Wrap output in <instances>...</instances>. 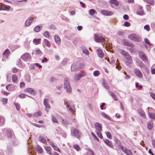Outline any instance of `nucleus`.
Returning <instances> with one entry per match:
<instances>
[{"instance_id": "c756f323", "label": "nucleus", "mask_w": 155, "mask_h": 155, "mask_svg": "<svg viewBox=\"0 0 155 155\" xmlns=\"http://www.w3.org/2000/svg\"><path fill=\"white\" fill-rule=\"evenodd\" d=\"M153 127V123L152 121H149L147 124V127L149 130L152 129Z\"/></svg>"}, {"instance_id": "4be33fe9", "label": "nucleus", "mask_w": 155, "mask_h": 155, "mask_svg": "<svg viewBox=\"0 0 155 155\" xmlns=\"http://www.w3.org/2000/svg\"><path fill=\"white\" fill-rule=\"evenodd\" d=\"M104 143L107 146L110 147L112 148L113 145H112L111 142L108 140L107 139H104L103 140Z\"/></svg>"}, {"instance_id": "79ce46f5", "label": "nucleus", "mask_w": 155, "mask_h": 155, "mask_svg": "<svg viewBox=\"0 0 155 155\" xmlns=\"http://www.w3.org/2000/svg\"><path fill=\"white\" fill-rule=\"evenodd\" d=\"M98 136L101 139H103V137L102 136V134L101 132H98L97 131H96V132Z\"/></svg>"}, {"instance_id": "680f3d73", "label": "nucleus", "mask_w": 155, "mask_h": 155, "mask_svg": "<svg viewBox=\"0 0 155 155\" xmlns=\"http://www.w3.org/2000/svg\"><path fill=\"white\" fill-rule=\"evenodd\" d=\"M25 86V84L24 82H21L20 83V87L21 88L24 87Z\"/></svg>"}, {"instance_id": "0e129e2a", "label": "nucleus", "mask_w": 155, "mask_h": 155, "mask_svg": "<svg viewBox=\"0 0 155 155\" xmlns=\"http://www.w3.org/2000/svg\"><path fill=\"white\" fill-rule=\"evenodd\" d=\"M118 35L120 36H122L124 35V33L122 31H120L118 32Z\"/></svg>"}, {"instance_id": "864d4df0", "label": "nucleus", "mask_w": 155, "mask_h": 155, "mask_svg": "<svg viewBox=\"0 0 155 155\" xmlns=\"http://www.w3.org/2000/svg\"><path fill=\"white\" fill-rule=\"evenodd\" d=\"M74 148L76 149L77 151H79L80 150L79 147L77 144L74 145Z\"/></svg>"}, {"instance_id": "9b49d317", "label": "nucleus", "mask_w": 155, "mask_h": 155, "mask_svg": "<svg viewBox=\"0 0 155 155\" xmlns=\"http://www.w3.org/2000/svg\"><path fill=\"white\" fill-rule=\"evenodd\" d=\"M101 12L102 15L106 16L111 15L113 14V12H112L105 10H101Z\"/></svg>"}, {"instance_id": "774afa93", "label": "nucleus", "mask_w": 155, "mask_h": 155, "mask_svg": "<svg viewBox=\"0 0 155 155\" xmlns=\"http://www.w3.org/2000/svg\"><path fill=\"white\" fill-rule=\"evenodd\" d=\"M150 95L152 98L155 100V94L152 93Z\"/></svg>"}, {"instance_id": "6e6d98bb", "label": "nucleus", "mask_w": 155, "mask_h": 155, "mask_svg": "<svg viewBox=\"0 0 155 155\" xmlns=\"http://www.w3.org/2000/svg\"><path fill=\"white\" fill-rule=\"evenodd\" d=\"M144 29L147 31H149L150 30L149 26L148 25H146L144 26Z\"/></svg>"}, {"instance_id": "b1692460", "label": "nucleus", "mask_w": 155, "mask_h": 155, "mask_svg": "<svg viewBox=\"0 0 155 155\" xmlns=\"http://www.w3.org/2000/svg\"><path fill=\"white\" fill-rule=\"evenodd\" d=\"M1 6L2 10H9L10 8V6L6 5L4 4H2Z\"/></svg>"}, {"instance_id": "aec40b11", "label": "nucleus", "mask_w": 155, "mask_h": 155, "mask_svg": "<svg viewBox=\"0 0 155 155\" xmlns=\"http://www.w3.org/2000/svg\"><path fill=\"white\" fill-rule=\"evenodd\" d=\"M10 52L8 49H7L3 52V56L4 57L7 58L9 54H10Z\"/></svg>"}, {"instance_id": "dca6fc26", "label": "nucleus", "mask_w": 155, "mask_h": 155, "mask_svg": "<svg viewBox=\"0 0 155 155\" xmlns=\"http://www.w3.org/2000/svg\"><path fill=\"white\" fill-rule=\"evenodd\" d=\"M134 72L136 75L139 78H141L143 76V74L141 71L138 69L134 70Z\"/></svg>"}, {"instance_id": "de8ad7c7", "label": "nucleus", "mask_w": 155, "mask_h": 155, "mask_svg": "<svg viewBox=\"0 0 155 155\" xmlns=\"http://www.w3.org/2000/svg\"><path fill=\"white\" fill-rule=\"evenodd\" d=\"M14 104L17 110H19L20 109V104H19L15 103Z\"/></svg>"}, {"instance_id": "09e8293b", "label": "nucleus", "mask_w": 155, "mask_h": 155, "mask_svg": "<svg viewBox=\"0 0 155 155\" xmlns=\"http://www.w3.org/2000/svg\"><path fill=\"white\" fill-rule=\"evenodd\" d=\"M147 1L149 4L153 5L154 4V2L153 0H147Z\"/></svg>"}, {"instance_id": "052dcab7", "label": "nucleus", "mask_w": 155, "mask_h": 155, "mask_svg": "<svg viewBox=\"0 0 155 155\" xmlns=\"http://www.w3.org/2000/svg\"><path fill=\"white\" fill-rule=\"evenodd\" d=\"M11 87V85L10 84H9L8 86H6V88L7 89V90L9 91H11V90L10 89V88Z\"/></svg>"}, {"instance_id": "bf43d9fd", "label": "nucleus", "mask_w": 155, "mask_h": 155, "mask_svg": "<svg viewBox=\"0 0 155 155\" xmlns=\"http://www.w3.org/2000/svg\"><path fill=\"white\" fill-rule=\"evenodd\" d=\"M52 147L55 150L59 151V149L55 145H54Z\"/></svg>"}, {"instance_id": "2f4dec72", "label": "nucleus", "mask_w": 155, "mask_h": 155, "mask_svg": "<svg viewBox=\"0 0 155 155\" xmlns=\"http://www.w3.org/2000/svg\"><path fill=\"white\" fill-rule=\"evenodd\" d=\"M138 113L140 116L142 117H145V113L144 112L142 109H140L138 110Z\"/></svg>"}, {"instance_id": "2eb2a0df", "label": "nucleus", "mask_w": 155, "mask_h": 155, "mask_svg": "<svg viewBox=\"0 0 155 155\" xmlns=\"http://www.w3.org/2000/svg\"><path fill=\"white\" fill-rule=\"evenodd\" d=\"M3 131L5 133L7 137L9 138L12 137V132L10 129L5 128L3 130Z\"/></svg>"}, {"instance_id": "a18cd8bd", "label": "nucleus", "mask_w": 155, "mask_h": 155, "mask_svg": "<svg viewBox=\"0 0 155 155\" xmlns=\"http://www.w3.org/2000/svg\"><path fill=\"white\" fill-rule=\"evenodd\" d=\"M5 122V119L3 118L0 117V124L2 125L4 124Z\"/></svg>"}, {"instance_id": "72a5a7b5", "label": "nucleus", "mask_w": 155, "mask_h": 155, "mask_svg": "<svg viewBox=\"0 0 155 155\" xmlns=\"http://www.w3.org/2000/svg\"><path fill=\"white\" fill-rule=\"evenodd\" d=\"M41 111L40 110H39L38 112L34 113L33 114V116L34 117H37L41 116Z\"/></svg>"}, {"instance_id": "c9c22d12", "label": "nucleus", "mask_w": 155, "mask_h": 155, "mask_svg": "<svg viewBox=\"0 0 155 155\" xmlns=\"http://www.w3.org/2000/svg\"><path fill=\"white\" fill-rule=\"evenodd\" d=\"M44 147L45 150L47 152H49V153L50 152H51L50 151L51 150V149L50 147L48 146H45Z\"/></svg>"}, {"instance_id": "423d86ee", "label": "nucleus", "mask_w": 155, "mask_h": 155, "mask_svg": "<svg viewBox=\"0 0 155 155\" xmlns=\"http://www.w3.org/2000/svg\"><path fill=\"white\" fill-rule=\"evenodd\" d=\"M118 147L119 148H120L123 152L127 155H133V153L131 151L125 147L121 145H119Z\"/></svg>"}, {"instance_id": "f8f14e48", "label": "nucleus", "mask_w": 155, "mask_h": 155, "mask_svg": "<svg viewBox=\"0 0 155 155\" xmlns=\"http://www.w3.org/2000/svg\"><path fill=\"white\" fill-rule=\"evenodd\" d=\"M94 127L96 130V131L101 132L102 130V126L100 123L96 122L94 124Z\"/></svg>"}, {"instance_id": "c03bdc74", "label": "nucleus", "mask_w": 155, "mask_h": 155, "mask_svg": "<svg viewBox=\"0 0 155 155\" xmlns=\"http://www.w3.org/2000/svg\"><path fill=\"white\" fill-rule=\"evenodd\" d=\"M100 74V72L98 70H96L94 71L93 73L94 75V76L97 77L99 76Z\"/></svg>"}, {"instance_id": "e433bc0d", "label": "nucleus", "mask_w": 155, "mask_h": 155, "mask_svg": "<svg viewBox=\"0 0 155 155\" xmlns=\"http://www.w3.org/2000/svg\"><path fill=\"white\" fill-rule=\"evenodd\" d=\"M51 117L52 121L54 123H58V120L55 116H54V115H52Z\"/></svg>"}, {"instance_id": "603ef678", "label": "nucleus", "mask_w": 155, "mask_h": 155, "mask_svg": "<svg viewBox=\"0 0 155 155\" xmlns=\"http://www.w3.org/2000/svg\"><path fill=\"white\" fill-rule=\"evenodd\" d=\"M106 134L108 138L109 139L111 138L112 136L110 132H107L106 133Z\"/></svg>"}, {"instance_id": "f257e3e1", "label": "nucleus", "mask_w": 155, "mask_h": 155, "mask_svg": "<svg viewBox=\"0 0 155 155\" xmlns=\"http://www.w3.org/2000/svg\"><path fill=\"white\" fill-rule=\"evenodd\" d=\"M120 53L125 58L124 61L127 65L129 66L132 64L133 60L131 56L128 53L122 50L121 51Z\"/></svg>"}, {"instance_id": "bb28decb", "label": "nucleus", "mask_w": 155, "mask_h": 155, "mask_svg": "<svg viewBox=\"0 0 155 155\" xmlns=\"http://www.w3.org/2000/svg\"><path fill=\"white\" fill-rule=\"evenodd\" d=\"M42 27L40 25H37L35 26L34 29V31L35 32H38L40 31V30L42 29Z\"/></svg>"}, {"instance_id": "7c9ffc66", "label": "nucleus", "mask_w": 155, "mask_h": 155, "mask_svg": "<svg viewBox=\"0 0 155 155\" xmlns=\"http://www.w3.org/2000/svg\"><path fill=\"white\" fill-rule=\"evenodd\" d=\"M103 85L106 89L107 90L109 89L110 87L105 80L103 81Z\"/></svg>"}, {"instance_id": "412c9836", "label": "nucleus", "mask_w": 155, "mask_h": 155, "mask_svg": "<svg viewBox=\"0 0 155 155\" xmlns=\"http://www.w3.org/2000/svg\"><path fill=\"white\" fill-rule=\"evenodd\" d=\"M137 13L139 15H142L144 14V12L143 11L142 7L141 6H140L138 7Z\"/></svg>"}, {"instance_id": "4d7b16f0", "label": "nucleus", "mask_w": 155, "mask_h": 155, "mask_svg": "<svg viewBox=\"0 0 155 155\" xmlns=\"http://www.w3.org/2000/svg\"><path fill=\"white\" fill-rule=\"evenodd\" d=\"M8 99L6 98H3L2 100V101L3 104H6L7 103Z\"/></svg>"}, {"instance_id": "1a4fd4ad", "label": "nucleus", "mask_w": 155, "mask_h": 155, "mask_svg": "<svg viewBox=\"0 0 155 155\" xmlns=\"http://www.w3.org/2000/svg\"><path fill=\"white\" fill-rule=\"evenodd\" d=\"M94 40L97 42H103L105 41L104 38L102 36H100L97 35L94 36Z\"/></svg>"}, {"instance_id": "ddd939ff", "label": "nucleus", "mask_w": 155, "mask_h": 155, "mask_svg": "<svg viewBox=\"0 0 155 155\" xmlns=\"http://www.w3.org/2000/svg\"><path fill=\"white\" fill-rule=\"evenodd\" d=\"M86 73H79L75 75L74 79L76 81H78L82 77L86 75Z\"/></svg>"}, {"instance_id": "473e14b6", "label": "nucleus", "mask_w": 155, "mask_h": 155, "mask_svg": "<svg viewBox=\"0 0 155 155\" xmlns=\"http://www.w3.org/2000/svg\"><path fill=\"white\" fill-rule=\"evenodd\" d=\"M109 94L114 98V100L115 101L117 100V96L113 92L111 91H110L109 92Z\"/></svg>"}, {"instance_id": "f03ea898", "label": "nucleus", "mask_w": 155, "mask_h": 155, "mask_svg": "<svg viewBox=\"0 0 155 155\" xmlns=\"http://www.w3.org/2000/svg\"><path fill=\"white\" fill-rule=\"evenodd\" d=\"M71 135L77 138H79L81 137L82 134L79 129L73 127L72 128L71 131Z\"/></svg>"}, {"instance_id": "6e6552de", "label": "nucleus", "mask_w": 155, "mask_h": 155, "mask_svg": "<svg viewBox=\"0 0 155 155\" xmlns=\"http://www.w3.org/2000/svg\"><path fill=\"white\" fill-rule=\"evenodd\" d=\"M139 55L140 58L143 61L147 62H148V59L144 52L142 51H140L139 53Z\"/></svg>"}, {"instance_id": "39448f33", "label": "nucleus", "mask_w": 155, "mask_h": 155, "mask_svg": "<svg viewBox=\"0 0 155 155\" xmlns=\"http://www.w3.org/2000/svg\"><path fill=\"white\" fill-rule=\"evenodd\" d=\"M128 38H129L135 41L140 42L141 41L140 37L135 34L130 35L128 36Z\"/></svg>"}, {"instance_id": "58836bf2", "label": "nucleus", "mask_w": 155, "mask_h": 155, "mask_svg": "<svg viewBox=\"0 0 155 155\" xmlns=\"http://www.w3.org/2000/svg\"><path fill=\"white\" fill-rule=\"evenodd\" d=\"M149 116L152 119H155V113H149L148 114Z\"/></svg>"}, {"instance_id": "8fccbe9b", "label": "nucleus", "mask_w": 155, "mask_h": 155, "mask_svg": "<svg viewBox=\"0 0 155 155\" xmlns=\"http://www.w3.org/2000/svg\"><path fill=\"white\" fill-rule=\"evenodd\" d=\"M91 134L92 136L97 141H99V139L96 136V135L94 134L93 132H91Z\"/></svg>"}, {"instance_id": "393cba45", "label": "nucleus", "mask_w": 155, "mask_h": 155, "mask_svg": "<svg viewBox=\"0 0 155 155\" xmlns=\"http://www.w3.org/2000/svg\"><path fill=\"white\" fill-rule=\"evenodd\" d=\"M12 81L14 83H16L18 81V77L16 74H13L12 76Z\"/></svg>"}, {"instance_id": "f3484780", "label": "nucleus", "mask_w": 155, "mask_h": 155, "mask_svg": "<svg viewBox=\"0 0 155 155\" xmlns=\"http://www.w3.org/2000/svg\"><path fill=\"white\" fill-rule=\"evenodd\" d=\"M33 18L30 17L28 18L25 21V24L26 26H28L31 25L33 21Z\"/></svg>"}, {"instance_id": "ea45409f", "label": "nucleus", "mask_w": 155, "mask_h": 155, "mask_svg": "<svg viewBox=\"0 0 155 155\" xmlns=\"http://www.w3.org/2000/svg\"><path fill=\"white\" fill-rule=\"evenodd\" d=\"M95 13H96V12L94 9H91L89 11V14L91 15H94Z\"/></svg>"}, {"instance_id": "338daca9", "label": "nucleus", "mask_w": 155, "mask_h": 155, "mask_svg": "<svg viewBox=\"0 0 155 155\" xmlns=\"http://www.w3.org/2000/svg\"><path fill=\"white\" fill-rule=\"evenodd\" d=\"M124 25L126 27H129L130 25V24L129 23L126 22L124 23Z\"/></svg>"}, {"instance_id": "cd10ccee", "label": "nucleus", "mask_w": 155, "mask_h": 155, "mask_svg": "<svg viewBox=\"0 0 155 155\" xmlns=\"http://www.w3.org/2000/svg\"><path fill=\"white\" fill-rule=\"evenodd\" d=\"M39 141L43 143H47L46 139L42 136H40L39 137Z\"/></svg>"}, {"instance_id": "f704fd0d", "label": "nucleus", "mask_w": 155, "mask_h": 155, "mask_svg": "<svg viewBox=\"0 0 155 155\" xmlns=\"http://www.w3.org/2000/svg\"><path fill=\"white\" fill-rule=\"evenodd\" d=\"M101 115L104 117L108 120H110V118L109 116L104 112H102L101 113Z\"/></svg>"}, {"instance_id": "13d9d810", "label": "nucleus", "mask_w": 155, "mask_h": 155, "mask_svg": "<svg viewBox=\"0 0 155 155\" xmlns=\"http://www.w3.org/2000/svg\"><path fill=\"white\" fill-rule=\"evenodd\" d=\"M18 71V69L15 68H14L12 69V71L13 73H17Z\"/></svg>"}, {"instance_id": "4468645a", "label": "nucleus", "mask_w": 155, "mask_h": 155, "mask_svg": "<svg viewBox=\"0 0 155 155\" xmlns=\"http://www.w3.org/2000/svg\"><path fill=\"white\" fill-rule=\"evenodd\" d=\"M43 103L46 109L45 110L48 111V110L47 109H49L50 108V105L48 104V100L47 99H45L44 100Z\"/></svg>"}, {"instance_id": "4c0bfd02", "label": "nucleus", "mask_w": 155, "mask_h": 155, "mask_svg": "<svg viewBox=\"0 0 155 155\" xmlns=\"http://www.w3.org/2000/svg\"><path fill=\"white\" fill-rule=\"evenodd\" d=\"M110 2L116 5H118V3L116 0H110Z\"/></svg>"}, {"instance_id": "6ab92c4d", "label": "nucleus", "mask_w": 155, "mask_h": 155, "mask_svg": "<svg viewBox=\"0 0 155 155\" xmlns=\"http://www.w3.org/2000/svg\"><path fill=\"white\" fill-rule=\"evenodd\" d=\"M122 42L124 45L128 46L129 47H131L133 45L132 43H129L125 39H123L122 40Z\"/></svg>"}, {"instance_id": "5fc2aeb1", "label": "nucleus", "mask_w": 155, "mask_h": 155, "mask_svg": "<svg viewBox=\"0 0 155 155\" xmlns=\"http://www.w3.org/2000/svg\"><path fill=\"white\" fill-rule=\"evenodd\" d=\"M44 36L46 38H48L49 36V33L48 31H45L44 34Z\"/></svg>"}, {"instance_id": "0eeeda50", "label": "nucleus", "mask_w": 155, "mask_h": 155, "mask_svg": "<svg viewBox=\"0 0 155 155\" xmlns=\"http://www.w3.org/2000/svg\"><path fill=\"white\" fill-rule=\"evenodd\" d=\"M24 61H27L31 60V57L30 54L28 53H25L21 55V57Z\"/></svg>"}, {"instance_id": "49530a36", "label": "nucleus", "mask_w": 155, "mask_h": 155, "mask_svg": "<svg viewBox=\"0 0 155 155\" xmlns=\"http://www.w3.org/2000/svg\"><path fill=\"white\" fill-rule=\"evenodd\" d=\"M27 96V95L24 94H20L18 95L19 97L20 98H25Z\"/></svg>"}, {"instance_id": "5701e85b", "label": "nucleus", "mask_w": 155, "mask_h": 155, "mask_svg": "<svg viewBox=\"0 0 155 155\" xmlns=\"http://www.w3.org/2000/svg\"><path fill=\"white\" fill-rule=\"evenodd\" d=\"M35 149L37 152L40 153H42L43 152V150L41 147L38 145L35 146Z\"/></svg>"}, {"instance_id": "a878e982", "label": "nucleus", "mask_w": 155, "mask_h": 155, "mask_svg": "<svg viewBox=\"0 0 155 155\" xmlns=\"http://www.w3.org/2000/svg\"><path fill=\"white\" fill-rule=\"evenodd\" d=\"M41 38H35L33 40V42L35 45H37L41 43Z\"/></svg>"}, {"instance_id": "3c124183", "label": "nucleus", "mask_w": 155, "mask_h": 155, "mask_svg": "<svg viewBox=\"0 0 155 155\" xmlns=\"http://www.w3.org/2000/svg\"><path fill=\"white\" fill-rule=\"evenodd\" d=\"M144 41H145V42L146 44L150 46H151L152 45V44L150 43L149 40L147 38H145L144 39Z\"/></svg>"}, {"instance_id": "a19ab883", "label": "nucleus", "mask_w": 155, "mask_h": 155, "mask_svg": "<svg viewBox=\"0 0 155 155\" xmlns=\"http://www.w3.org/2000/svg\"><path fill=\"white\" fill-rule=\"evenodd\" d=\"M44 42L45 44L48 47H50V42L47 39H45L44 40Z\"/></svg>"}, {"instance_id": "37998d69", "label": "nucleus", "mask_w": 155, "mask_h": 155, "mask_svg": "<svg viewBox=\"0 0 155 155\" xmlns=\"http://www.w3.org/2000/svg\"><path fill=\"white\" fill-rule=\"evenodd\" d=\"M77 64H73L71 67V70L72 71H74L76 69L78 68V67H77Z\"/></svg>"}, {"instance_id": "9d476101", "label": "nucleus", "mask_w": 155, "mask_h": 155, "mask_svg": "<svg viewBox=\"0 0 155 155\" xmlns=\"http://www.w3.org/2000/svg\"><path fill=\"white\" fill-rule=\"evenodd\" d=\"M24 91L25 92H28L30 94L32 95H35L36 94V92L35 91L34 89L32 88L28 87L25 89Z\"/></svg>"}, {"instance_id": "a211bd4d", "label": "nucleus", "mask_w": 155, "mask_h": 155, "mask_svg": "<svg viewBox=\"0 0 155 155\" xmlns=\"http://www.w3.org/2000/svg\"><path fill=\"white\" fill-rule=\"evenodd\" d=\"M97 54L99 57L102 58L104 56V53L101 49L98 48L97 49Z\"/></svg>"}, {"instance_id": "c85d7f7f", "label": "nucleus", "mask_w": 155, "mask_h": 155, "mask_svg": "<svg viewBox=\"0 0 155 155\" xmlns=\"http://www.w3.org/2000/svg\"><path fill=\"white\" fill-rule=\"evenodd\" d=\"M55 42L57 44H59L61 42V39L57 35H55L54 37Z\"/></svg>"}, {"instance_id": "20e7f679", "label": "nucleus", "mask_w": 155, "mask_h": 155, "mask_svg": "<svg viewBox=\"0 0 155 155\" xmlns=\"http://www.w3.org/2000/svg\"><path fill=\"white\" fill-rule=\"evenodd\" d=\"M64 104L66 105V107L68 108L69 110L74 114L75 110L74 105L73 104L72 102H65Z\"/></svg>"}, {"instance_id": "69168bd1", "label": "nucleus", "mask_w": 155, "mask_h": 155, "mask_svg": "<svg viewBox=\"0 0 155 155\" xmlns=\"http://www.w3.org/2000/svg\"><path fill=\"white\" fill-rule=\"evenodd\" d=\"M123 18L124 19L128 20L129 19V16L127 15H124L123 16Z\"/></svg>"}, {"instance_id": "7ed1b4c3", "label": "nucleus", "mask_w": 155, "mask_h": 155, "mask_svg": "<svg viewBox=\"0 0 155 155\" xmlns=\"http://www.w3.org/2000/svg\"><path fill=\"white\" fill-rule=\"evenodd\" d=\"M64 87L67 92H70L71 91V87L70 85L68 79L65 78L64 80Z\"/></svg>"}, {"instance_id": "e2e57ef3", "label": "nucleus", "mask_w": 155, "mask_h": 155, "mask_svg": "<svg viewBox=\"0 0 155 155\" xmlns=\"http://www.w3.org/2000/svg\"><path fill=\"white\" fill-rule=\"evenodd\" d=\"M50 155H58V154L55 152H50L49 153Z\"/></svg>"}]
</instances>
